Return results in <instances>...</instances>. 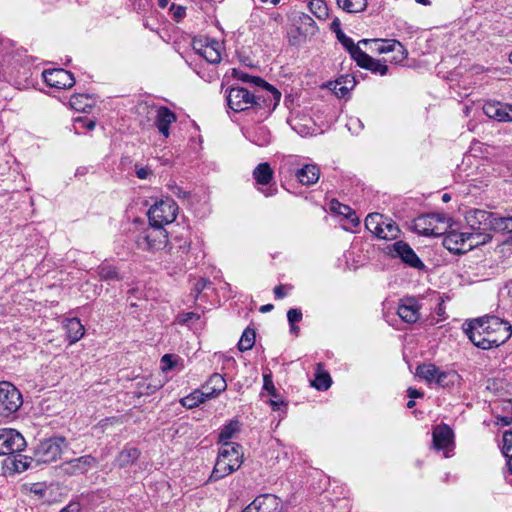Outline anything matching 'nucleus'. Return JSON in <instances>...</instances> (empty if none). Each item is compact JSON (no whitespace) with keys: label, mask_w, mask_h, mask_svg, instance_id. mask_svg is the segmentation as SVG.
<instances>
[{"label":"nucleus","mask_w":512,"mask_h":512,"mask_svg":"<svg viewBox=\"0 0 512 512\" xmlns=\"http://www.w3.org/2000/svg\"><path fill=\"white\" fill-rule=\"evenodd\" d=\"M484 114L499 122H512V105L498 101H487L483 105Z\"/></svg>","instance_id":"dca6fc26"},{"label":"nucleus","mask_w":512,"mask_h":512,"mask_svg":"<svg viewBox=\"0 0 512 512\" xmlns=\"http://www.w3.org/2000/svg\"><path fill=\"white\" fill-rule=\"evenodd\" d=\"M181 322L183 323H187V322H190V321H195V320H198L200 318V316L194 312H188V313H185L181 316Z\"/></svg>","instance_id":"e2e57ef3"},{"label":"nucleus","mask_w":512,"mask_h":512,"mask_svg":"<svg viewBox=\"0 0 512 512\" xmlns=\"http://www.w3.org/2000/svg\"><path fill=\"white\" fill-rule=\"evenodd\" d=\"M239 79L242 80L243 82L253 83L257 87L261 86L265 82L260 77L252 76V75H249V74H246V73H241L239 75Z\"/></svg>","instance_id":"4d7b16f0"},{"label":"nucleus","mask_w":512,"mask_h":512,"mask_svg":"<svg viewBox=\"0 0 512 512\" xmlns=\"http://www.w3.org/2000/svg\"><path fill=\"white\" fill-rule=\"evenodd\" d=\"M168 189L171 191L173 195L180 199H185L189 196V192L184 191L180 186L176 183H170L167 185Z\"/></svg>","instance_id":"5fc2aeb1"},{"label":"nucleus","mask_w":512,"mask_h":512,"mask_svg":"<svg viewBox=\"0 0 512 512\" xmlns=\"http://www.w3.org/2000/svg\"><path fill=\"white\" fill-rule=\"evenodd\" d=\"M66 440L63 437H52L41 441L34 450V460L37 463H52L58 460L66 448Z\"/></svg>","instance_id":"20e7f679"},{"label":"nucleus","mask_w":512,"mask_h":512,"mask_svg":"<svg viewBox=\"0 0 512 512\" xmlns=\"http://www.w3.org/2000/svg\"><path fill=\"white\" fill-rule=\"evenodd\" d=\"M464 328L469 340L478 348L487 350L507 342L512 335L509 322L496 316H483L468 321Z\"/></svg>","instance_id":"f257e3e1"},{"label":"nucleus","mask_w":512,"mask_h":512,"mask_svg":"<svg viewBox=\"0 0 512 512\" xmlns=\"http://www.w3.org/2000/svg\"><path fill=\"white\" fill-rule=\"evenodd\" d=\"M255 343V331L251 328H246L238 342V349L240 351L250 350Z\"/></svg>","instance_id":"79ce46f5"},{"label":"nucleus","mask_w":512,"mask_h":512,"mask_svg":"<svg viewBox=\"0 0 512 512\" xmlns=\"http://www.w3.org/2000/svg\"><path fill=\"white\" fill-rule=\"evenodd\" d=\"M498 232L512 233V216L502 217L499 219Z\"/></svg>","instance_id":"603ef678"},{"label":"nucleus","mask_w":512,"mask_h":512,"mask_svg":"<svg viewBox=\"0 0 512 512\" xmlns=\"http://www.w3.org/2000/svg\"><path fill=\"white\" fill-rule=\"evenodd\" d=\"M162 387V384L160 381L158 382H152L150 379H144L139 382H137V395L138 397L142 395H150L159 390Z\"/></svg>","instance_id":"ea45409f"},{"label":"nucleus","mask_w":512,"mask_h":512,"mask_svg":"<svg viewBox=\"0 0 512 512\" xmlns=\"http://www.w3.org/2000/svg\"><path fill=\"white\" fill-rule=\"evenodd\" d=\"M419 308L414 298L404 299L398 306L397 314L404 322L415 323L420 318Z\"/></svg>","instance_id":"aec40b11"},{"label":"nucleus","mask_w":512,"mask_h":512,"mask_svg":"<svg viewBox=\"0 0 512 512\" xmlns=\"http://www.w3.org/2000/svg\"><path fill=\"white\" fill-rule=\"evenodd\" d=\"M331 383L332 380L328 373H317L311 384L318 390H327Z\"/></svg>","instance_id":"de8ad7c7"},{"label":"nucleus","mask_w":512,"mask_h":512,"mask_svg":"<svg viewBox=\"0 0 512 512\" xmlns=\"http://www.w3.org/2000/svg\"><path fill=\"white\" fill-rule=\"evenodd\" d=\"M45 83L58 89H68L75 84L73 74L65 69H48L42 73Z\"/></svg>","instance_id":"4468645a"},{"label":"nucleus","mask_w":512,"mask_h":512,"mask_svg":"<svg viewBox=\"0 0 512 512\" xmlns=\"http://www.w3.org/2000/svg\"><path fill=\"white\" fill-rule=\"evenodd\" d=\"M81 507L79 503L71 502L66 507H64L60 512H80Z\"/></svg>","instance_id":"680f3d73"},{"label":"nucleus","mask_w":512,"mask_h":512,"mask_svg":"<svg viewBox=\"0 0 512 512\" xmlns=\"http://www.w3.org/2000/svg\"><path fill=\"white\" fill-rule=\"evenodd\" d=\"M274 295L276 298L278 299H282L286 296V292L284 290V286L283 285H278L274 288Z\"/></svg>","instance_id":"338daca9"},{"label":"nucleus","mask_w":512,"mask_h":512,"mask_svg":"<svg viewBox=\"0 0 512 512\" xmlns=\"http://www.w3.org/2000/svg\"><path fill=\"white\" fill-rule=\"evenodd\" d=\"M295 176L302 185H313L320 177V169L315 164H305L297 169Z\"/></svg>","instance_id":"393cba45"},{"label":"nucleus","mask_w":512,"mask_h":512,"mask_svg":"<svg viewBox=\"0 0 512 512\" xmlns=\"http://www.w3.org/2000/svg\"><path fill=\"white\" fill-rule=\"evenodd\" d=\"M287 319L290 326L293 327V324L300 322L302 320V312L299 309L292 308L287 312Z\"/></svg>","instance_id":"864d4df0"},{"label":"nucleus","mask_w":512,"mask_h":512,"mask_svg":"<svg viewBox=\"0 0 512 512\" xmlns=\"http://www.w3.org/2000/svg\"><path fill=\"white\" fill-rule=\"evenodd\" d=\"M226 388V381L219 373L212 374L202 387L205 397L209 399L218 396L221 392L225 391Z\"/></svg>","instance_id":"5701e85b"},{"label":"nucleus","mask_w":512,"mask_h":512,"mask_svg":"<svg viewBox=\"0 0 512 512\" xmlns=\"http://www.w3.org/2000/svg\"><path fill=\"white\" fill-rule=\"evenodd\" d=\"M260 191L264 194L265 197H271V196L276 195L277 188H276V186L271 185L266 189H260Z\"/></svg>","instance_id":"69168bd1"},{"label":"nucleus","mask_w":512,"mask_h":512,"mask_svg":"<svg viewBox=\"0 0 512 512\" xmlns=\"http://www.w3.org/2000/svg\"><path fill=\"white\" fill-rule=\"evenodd\" d=\"M356 63L358 66L370 70L373 73H378L380 75H385L388 71V66L386 65V62H388V59H384L382 62L381 60H376L363 52L360 57H358L356 60Z\"/></svg>","instance_id":"b1692460"},{"label":"nucleus","mask_w":512,"mask_h":512,"mask_svg":"<svg viewBox=\"0 0 512 512\" xmlns=\"http://www.w3.org/2000/svg\"><path fill=\"white\" fill-rule=\"evenodd\" d=\"M453 432L447 425L437 426L433 430V446L437 450H448L452 445Z\"/></svg>","instance_id":"4be33fe9"},{"label":"nucleus","mask_w":512,"mask_h":512,"mask_svg":"<svg viewBox=\"0 0 512 512\" xmlns=\"http://www.w3.org/2000/svg\"><path fill=\"white\" fill-rule=\"evenodd\" d=\"M337 5L347 13H360L367 7V0H336Z\"/></svg>","instance_id":"4c0bfd02"},{"label":"nucleus","mask_w":512,"mask_h":512,"mask_svg":"<svg viewBox=\"0 0 512 512\" xmlns=\"http://www.w3.org/2000/svg\"><path fill=\"white\" fill-rule=\"evenodd\" d=\"M219 454H225L226 461L239 469L243 463L242 447L234 442H225L222 444Z\"/></svg>","instance_id":"412c9836"},{"label":"nucleus","mask_w":512,"mask_h":512,"mask_svg":"<svg viewBox=\"0 0 512 512\" xmlns=\"http://www.w3.org/2000/svg\"><path fill=\"white\" fill-rule=\"evenodd\" d=\"M443 245L450 252L463 254L471 250L468 232L452 230L443 238Z\"/></svg>","instance_id":"2eb2a0df"},{"label":"nucleus","mask_w":512,"mask_h":512,"mask_svg":"<svg viewBox=\"0 0 512 512\" xmlns=\"http://www.w3.org/2000/svg\"><path fill=\"white\" fill-rule=\"evenodd\" d=\"M240 429V423L238 420H231L228 424H226L219 433V441L223 443L229 442L234 434L238 432Z\"/></svg>","instance_id":"a19ab883"},{"label":"nucleus","mask_w":512,"mask_h":512,"mask_svg":"<svg viewBox=\"0 0 512 512\" xmlns=\"http://www.w3.org/2000/svg\"><path fill=\"white\" fill-rule=\"evenodd\" d=\"M334 32L336 33L339 42L345 47V49L350 53L351 57L354 60L360 57L363 51L360 49L358 45L354 43V41L350 37L346 36L341 29H334Z\"/></svg>","instance_id":"72a5a7b5"},{"label":"nucleus","mask_w":512,"mask_h":512,"mask_svg":"<svg viewBox=\"0 0 512 512\" xmlns=\"http://www.w3.org/2000/svg\"><path fill=\"white\" fill-rule=\"evenodd\" d=\"M254 109L264 110L262 114L269 115L278 106L281 93L272 85L264 82L254 92Z\"/></svg>","instance_id":"423d86ee"},{"label":"nucleus","mask_w":512,"mask_h":512,"mask_svg":"<svg viewBox=\"0 0 512 512\" xmlns=\"http://www.w3.org/2000/svg\"><path fill=\"white\" fill-rule=\"evenodd\" d=\"M154 124L159 133L168 138L170 135V125L177 121L176 114L166 106L156 108Z\"/></svg>","instance_id":"6ab92c4d"},{"label":"nucleus","mask_w":512,"mask_h":512,"mask_svg":"<svg viewBox=\"0 0 512 512\" xmlns=\"http://www.w3.org/2000/svg\"><path fill=\"white\" fill-rule=\"evenodd\" d=\"M280 498L273 494H262L254 499L242 512H282Z\"/></svg>","instance_id":"ddd939ff"},{"label":"nucleus","mask_w":512,"mask_h":512,"mask_svg":"<svg viewBox=\"0 0 512 512\" xmlns=\"http://www.w3.org/2000/svg\"><path fill=\"white\" fill-rule=\"evenodd\" d=\"M499 216L496 213L488 212L485 210H473L470 211L466 216L468 226L473 231H497L500 223Z\"/></svg>","instance_id":"0eeeda50"},{"label":"nucleus","mask_w":512,"mask_h":512,"mask_svg":"<svg viewBox=\"0 0 512 512\" xmlns=\"http://www.w3.org/2000/svg\"><path fill=\"white\" fill-rule=\"evenodd\" d=\"M445 216L437 213L419 216L414 220L413 227L417 233L423 236H439V232L432 226L436 222L444 224Z\"/></svg>","instance_id":"f3484780"},{"label":"nucleus","mask_w":512,"mask_h":512,"mask_svg":"<svg viewBox=\"0 0 512 512\" xmlns=\"http://www.w3.org/2000/svg\"><path fill=\"white\" fill-rule=\"evenodd\" d=\"M140 450L133 446H125L117 455L116 463L119 467L124 468L135 463L140 457Z\"/></svg>","instance_id":"c85d7f7f"},{"label":"nucleus","mask_w":512,"mask_h":512,"mask_svg":"<svg viewBox=\"0 0 512 512\" xmlns=\"http://www.w3.org/2000/svg\"><path fill=\"white\" fill-rule=\"evenodd\" d=\"M382 217L379 213H370L365 219L366 228L376 236L381 228Z\"/></svg>","instance_id":"a18cd8bd"},{"label":"nucleus","mask_w":512,"mask_h":512,"mask_svg":"<svg viewBox=\"0 0 512 512\" xmlns=\"http://www.w3.org/2000/svg\"><path fill=\"white\" fill-rule=\"evenodd\" d=\"M65 329L67 337L71 343H75L80 340L85 333L84 326L77 318L68 319L65 323Z\"/></svg>","instance_id":"2f4dec72"},{"label":"nucleus","mask_w":512,"mask_h":512,"mask_svg":"<svg viewBox=\"0 0 512 512\" xmlns=\"http://www.w3.org/2000/svg\"><path fill=\"white\" fill-rule=\"evenodd\" d=\"M207 399L208 398L205 397L203 390L202 391H195L194 393L190 394L189 396L184 397L181 400V404L184 407L193 408V407L199 405L200 403H203Z\"/></svg>","instance_id":"49530a36"},{"label":"nucleus","mask_w":512,"mask_h":512,"mask_svg":"<svg viewBox=\"0 0 512 512\" xmlns=\"http://www.w3.org/2000/svg\"><path fill=\"white\" fill-rule=\"evenodd\" d=\"M178 205L171 198L155 202L148 210L149 223L164 227L175 221L178 214Z\"/></svg>","instance_id":"7ed1b4c3"},{"label":"nucleus","mask_w":512,"mask_h":512,"mask_svg":"<svg viewBox=\"0 0 512 512\" xmlns=\"http://www.w3.org/2000/svg\"><path fill=\"white\" fill-rule=\"evenodd\" d=\"M510 451H512V431H506L503 435V453L509 456Z\"/></svg>","instance_id":"6e6d98bb"},{"label":"nucleus","mask_w":512,"mask_h":512,"mask_svg":"<svg viewBox=\"0 0 512 512\" xmlns=\"http://www.w3.org/2000/svg\"><path fill=\"white\" fill-rule=\"evenodd\" d=\"M375 43L378 45L377 51L381 54H387L389 52L397 53V55L393 56L391 59H388L390 62H401L407 56L403 45L398 41H382L379 43L377 40H375Z\"/></svg>","instance_id":"a878e982"},{"label":"nucleus","mask_w":512,"mask_h":512,"mask_svg":"<svg viewBox=\"0 0 512 512\" xmlns=\"http://www.w3.org/2000/svg\"><path fill=\"white\" fill-rule=\"evenodd\" d=\"M96 459L91 455H84L61 464L60 472L66 476H78L87 473L95 467Z\"/></svg>","instance_id":"9b49d317"},{"label":"nucleus","mask_w":512,"mask_h":512,"mask_svg":"<svg viewBox=\"0 0 512 512\" xmlns=\"http://www.w3.org/2000/svg\"><path fill=\"white\" fill-rule=\"evenodd\" d=\"M15 470L18 472L24 471L28 468L27 462H23L22 460H16L14 461Z\"/></svg>","instance_id":"774afa93"},{"label":"nucleus","mask_w":512,"mask_h":512,"mask_svg":"<svg viewBox=\"0 0 512 512\" xmlns=\"http://www.w3.org/2000/svg\"><path fill=\"white\" fill-rule=\"evenodd\" d=\"M22 405V395L11 383L0 382V421L15 413Z\"/></svg>","instance_id":"39448f33"},{"label":"nucleus","mask_w":512,"mask_h":512,"mask_svg":"<svg viewBox=\"0 0 512 512\" xmlns=\"http://www.w3.org/2000/svg\"><path fill=\"white\" fill-rule=\"evenodd\" d=\"M389 253L392 257H398L406 265L422 270L425 268L424 263L416 255L414 250L404 241H397L389 247Z\"/></svg>","instance_id":"9d476101"},{"label":"nucleus","mask_w":512,"mask_h":512,"mask_svg":"<svg viewBox=\"0 0 512 512\" xmlns=\"http://www.w3.org/2000/svg\"><path fill=\"white\" fill-rule=\"evenodd\" d=\"M355 79L349 75L341 76L333 85L332 90L338 97H344L355 86Z\"/></svg>","instance_id":"c9c22d12"},{"label":"nucleus","mask_w":512,"mask_h":512,"mask_svg":"<svg viewBox=\"0 0 512 512\" xmlns=\"http://www.w3.org/2000/svg\"><path fill=\"white\" fill-rule=\"evenodd\" d=\"M152 174V171L148 167H136V175L140 179H147Z\"/></svg>","instance_id":"052dcab7"},{"label":"nucleus","mask_w":512,"mask_h":512,"mask_svg":"<svg viewBox=\"0 0 512 512\" xmlns=\"http://www.w3.org/2000/svg\"><path fill=\"white\" fill-rule=\"evenodd\" d=\"M346 126L353 132H357V130H361L363 128V124L358 118H350Z\"/></svg>","instance_id":"13d9d810"},{"label":"nucleus","mask_w":512,"mask_h":512,"mask_svg":"<svg viewBox=\"0 0 512 512\" xmlns=\"http://www.w3.org/2000/svg\"><path fill=\"white\" fill-rule=\"evenodd\" d=\"M300 20H301V22H302L304 25H306V26H308V27H309V29H306V32H308L309 30H310L311 32H313V31H314V29H315V21H314V20H313L309 15H307V14H302V15L300 16Z\"/></svg>","instance_id":"bf43d9fd"},{"label":"nucleus","mask_w":512,"mask_h":512,"mask_svg":"<svg viewBox=\"0 0 512 512\" xmlns=\"http://www.w3.org/2000/svg\"><path fill=\"white\" fill-rule=\"evenodd\" d=\"M189 250L190 241L188 239L175 238L168 250L169 260L177 267L182 268L186 265Z\"/></svg>","instance_id":"a211bd4d"},{"label":"nucleus","mask_w":512,"mask_h":512,"mask_svg":"<svg viewBox=\"0 0 512 512\" xmlns=\"http://www.w3.org/2000/svg\"><path fill=\"white\" fill-rule=\"evenodd\" d=\"M135 242L139 249L155 253L167 246L168 234L164 227L150 224L136 236Z\"/></svg>","instance_id":"f03ea898"},{"label":"nucleus","mask_w":512,"mask_h":512,"mask_svg":"<svg viewBox=\"0 0 512 512\" xmlns=\"http://www.w3.org/2000/svg\"><path fill=\"white\" fill-rule=\"evenodd\" d=\"M180 361V357L174 354H165L161 358V369L163 372L172 370Z\"/></svg>","instance_id":"09e8293b"},{"label":"nucleus","mask_w":512,"mask_h":512,"mask_svg":"<svg viewBox=\"0 0 512 512\" xmlns=\"http://www.w3.org/2000/svg\"><path fill=\"white\" fill-rule=\"evenodd\" d=\"M252 175L256 181V184L261 186H267L273 180L274 171L268 162H263L258 164L254 168Z\"/></svg>","instance_id":"cd10ccee"},{"label":"nucleus","mask_w":512,"mask_h":512,"mask_svg":"<svg viewBox=\"0 0 512 512\" xmlns=\"http://www.w3.org/2000/svg\"><path fill=\"white\" fill-rule=\"evenodd\" d=\"M308 6L311 13L317 18L326 19L328 17V7L323 0H312Z\"/></svg>","instance_id":"37998d69"},{"label":"nucleus","mask_w":512,"mask_h":512,"mask_svg":"<svg viewBox=\"0 0 512 512\" xmlns=\"http://www.w3.org/2000/svg\"><path fill=\"white\" fill-rule=\"evenodd\" d=\"M227 102L229 108L235 112L254 108V92H250L246 88L242 87H233L228 93Z\"/></svg>","instance_id":"1a4fd4ad"},{"label":"nucleus","mask_w":512,"mask_h":512,"mask_svg":"<svg viewBox=\"0 0 512 512\" xmlns=\"http://www.w3.org/2000/svg\"><path fill=\"white\" fill-rule=\"evenodd\" d=\"M331 210L339 215L345 216L354 226H357L360 222L355 211L348 205L342 204L336 200L331 202Z\"/></svg>","instance_id":"e433bc0d"},{"label":"nucleus","mask_w":512,"mask_h":512,"mask_svg":"<svg viewBox=\"0 0 512 512\" xmlns=\"http://www.w3.org/2000/svg\"><path fill=\"white\" fill-rule=\"evenodd\" d=\"M440 368L432 363H424L416 368V376L424 380L428 385L436 383Z\"/></svg>","instance_id":"c756f323"},{"label":"nucleus","mask_w":512,"mask_h":512,"mask_svg":"<svg viewBox=\"0 0 512 512\" xmlns=\"http://www.w3.org/2000/svg\"><path fill=\"white\" fill-rule=\"evenodd\" d=\"M193 48L208 63L217 64L221 61V44L215 39L194 41Z\"/></svg>","instance_id":"f8f14e48"},{"label":"nucleus","mask_w":512,"mask_h":512,"mask_svg":"<svg viewBox=\"0 0 512 512\" xmlns=\"http://www.w3.org/2000/svg\"><path fill=\"white\" fill-rule=\"evenodd\" d=\"M26 446L24 437L14 429L0 430V456L22 451Z\"/></svg>","instance_id":"6e6552de"},{"label":"nucleus","mask_w":512,"mask_h":512,"mask_svg":"<svg viewBox=\"0 0 512 512\" xmlns=\"http://www.w3.org/2000/svg\"><path fill=\"white\" fill-rule=\"evenodd\" d=\"M170 12L172 14L173 19L176 22H180L186 16V7L181 5L172 4L170 6Z\"/></svg>","instance_id":"8fccbe9b"},{"label":"nucleus","mask_w":512,"mask_h":512,"mask_svg":"<svg viewBox=\"0 0 512 512\" xmlns=\"http://www.w3.org/2000/svg\"><path fill=\"white\" fill-rule=\"evenodd\" d=\"M407 393H408V396L411 398V399H415V398H421L423 397V392L415 389V388H412V387H409L408 390H407Z\"/></svg>","instance_id":"0e129e2a"},{"label":"nucleus","mask_w":512,"mask_h":512,"mask_svg":"<svg viewBox=\"0 0 512 512\" xmlns=\"http://www.w3.org/2000/svg\"><path fill=\"white\" fill-rule=\"evenodd\" d=\"M90 99L84 94H75L70 98V106L80 112H86L87 108L91 107V104L88 103Z\"/></svg>","instance_id":"c03bdc74"},{"label":"nucleus","mask_w":512,"mask_h":512,"mask_svg":"<svg viewBox=\"0 0 512 512\" xmlns=\"http://www.w3.org/2000/svg\"><path fill=\"white\" fill-rule=\"evenodd\" d=\"M263 389L266 390L271 396L276 397L277 392L271 374L263 375Z\"/></svg>","instance_id":"3c124183"},{"label":"nucleus","mask_w":512,"mask_h":512,"mask_svg":"<svg viewBox=\"0 0 512 512\" xmlns=\"http://www.w3.org/2000/svg\"><path fill=\"white\" fill-rule=\"evenodd\" d=\"M461 376L455 370H441L437 375L435 385L441 388H451L460 383Z\"/></svg>","instance_id":"7c9ffc66"},{"label":"nucleus","mask_w":512,"mask_h":512,"mask_svg":"<svg viewBox=\"0 0 512 512\" xmlns=\"http://www.w3.org/2000/svg\"><path fill=\"white\" fill-rule=\"evenodd\" d=\"M97 275L102 281H120L122 277L120 276L117 268L115 266L110 265L109 263H102L98 266Z\"/></svg>","instance_id":"f704fd0d"},{"label":"nucleus","mask_w":512,"mask_h":512,"mask_svg":"<svg viewBox=\"0 0 512 512\" xmlns=\"http://www.w3.org/2000/svg\"><path fill=\"white\" fill-rule=\"evenodd\" d=\"M489 232L490 231H483V230H478V231L471 230V232H468L469 244H471V250L479 245H483V244H486L487 242H489L492 238V236Z\"/></svg>","instance_id":"58836bf2"},{"label":"nucleus","mask_w":512,"mask_h":512,"mask_svg":"<svg viewBox=\"0 0 512 512\" xmlns=\"http://www.w3.org/2000/svg\"><path fill=\"white\" fill-rule=\"evenodd\" d=\"M225 454H218L214 469L211 473L210 479L213 481L220 480L224 478L225 476L230 475L237 469L235 466L229 464L226 461Z\"/></svg>","instance_id":"bb28decb"},{"label":"nucleus","mask_w":512,"mask_h":512,"mask_svg":"<svg viewBox=\"0 0 512 512\" xmlns=\"http://www.w3.org/2000/svg\"><path fill=\"white\" fill-rule=\"evenodd\" d=\"M400 230L397 224L388 218L382 217L381 228L377 237L385 240H393L398 237Z\"/></svg>","instance_id":"473e14b6"}]
</instances>
